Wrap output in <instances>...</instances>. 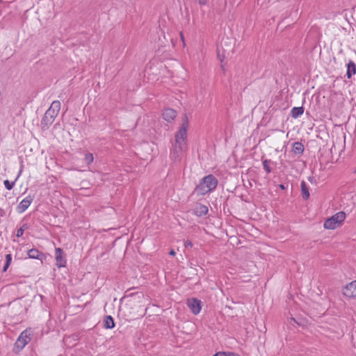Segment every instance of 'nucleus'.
<instances>
[{
    "mask_svg": "<svg viewBox=\"0 0 356 356\" xmlns=\"http://www.w3.org/2000/svg\"><path fill=\"white\" fill-rule=\"evenodd\" d=\"M346 219V213L343 211H339L326 219L323 226L326 229H334L339 227Z\"/></svg>",
    "mask_w": 356,
    "mask_h": 356,
    "instance_id": "20e7f679",
    "label": "nucleus"
},
{
    "mask_svg": "<svg viewBox=\"0 0 356 356\" xmlns=\"http://www.w3.org/2000/svg\"><path fill=\"white\" fill-rule=\"evenodd\" d=\"M218 58H220V62H222V60L220 58V56L218 55Z\"/></svg>",
    "mask_w": 356,
    "mask_h": 356,
    "instance_id": "473e14b6",
    "label": "nucleus"
},
{
    "mask_svg": "<svg viewBox=\"0 0 356 356\" xmlns=\"http://www.w3.org/2000/svg\"><path fill=\"white\" fill-rule=\"evenodd\" d=\"M181 40L184 41V35L181 33Z\"/></svg>",
    "mask_w": 356,
    "mask_h": 356,
    "instance_id": "7c9ffc66",
    "label": "nucleus"
},
{
    "mask_svg": "<svg viewBox=\"0 0 356 356\" xmlns=\"http://www.w3.org/2000/svg\"><path fill=\"white\" fill-rule=\"evenodd\" d=\"M184 247L186 248H192L193 243L190 240H187V241H184Z\"/></svg>",
    "mask_w": 356,
    "mask_h": 356,
    "instance_id": "4be33fe9",
    "label": "nucleus"
},
{
    "mask_svg": "<svg viewBox=\"0 0 356 356\" xmlns=\"http://www.w3.org/2000/svg\"><path fill=\"white\" fill-rule=\"evenodd\" d=\"M188 128V118L184 114L180 129L175 134V144L170 151V158L174 163L181 162L183 153L187 149V130Z\"/></svg>",
    "mask_w": 356,
    "mask_h": 356,
    "instance_id": "f257e3e1",
    "label": "nucleus"
},
{
    "mask_svg": "<svg viewBox=\"0 0 356 356\" xmlns=\"http://www.w3.org/2000/svg\"><path fill=\"white\" fill-rule=\"evenodd\" d=\"M304 113V107L303 106H298V107H293L291 111V115L293 118H298L300 115H302Z\"/></svg>",
    "mask_w": 356,
    "mask_h": 356,
    "instance_id": "f3484780",
    "label": "nucleus"
},
{
    "mask_svg": "<svg viewBox=\"0 0 356 356\" xmlns=\"http://www.w3.org/2000/svg\"><path fill=\"white\" fill-rule=\"evenodd\" d=\"M346 66V76L348 79H350L353 75L356 74V65L353 60H350L347 63Z\"/></svg>",
    "mask_w": 356,
    "mask_h": 356,
    "instance_id": "4468645a",
    "label": "nucleus"
},
{
    "mask_svg": "<svg viewBox=\"0 0 356 356\" xmlns=\"http://www.w3.org/2000/svg\"><path fill=\"white\" fill-rule=\"evenodd\" d=\"M218 184V180L212 174L204 177L194 189L197 195H204L214 191Z\"/></svg>",
    "mask_w": 356,
    "mask_h": 356,
    "instance_id": "f03ea898",
    "label": "nucleus"
},
{
    "mask_svg": "<svg viewBox=\"0 0 356 356\" xmlns=\"http://www.w3.org/2000/svg\"><path fill=\"white\" fill-rule=\"evenodd\" d=\"M133 295H134V293H130V294L126 295L125 296H132Z\"/></svg>",
    "mask_w": 356,
    "mask_h": 356,
    "instance_id": "c756f323",
    "label": "nucleus"
},
{
    "mask_svg": "<svg viewBox=\"0 0 356 356\" xmlns=\"http://www.w3.org/2000/svg\"><path fill=\"white\" fill-rule=\"evenodd\" d=\"M200 6H204L207 3L208 0H195Z\"/></svg>",
    "mask_w": 356,
    "mask_h": 356,
    "instance_id": "393cba45",
    "label": "nucleus"
},
{
    "mask_svg": "<svg viewBox=\"0 0 356 356\" xmlns=\"http://www.w3.org/2000/svg\"><path fill=\"white\" fill-rule=\"evenodd\" d=\"M213 356H227V352H218L214 354Z\"/></svg>",
    "mask_w": 356,
    "mask_h": 356,
    "instance_id": "b1692460",
    "label": "nucleus"
},
{
    "mask_svg": "<svg viewBox=\"0 0 356 356\" xmlns=\"http://www.w3.org/2000/svg\"><path fill=\"white\" fill-rule=\"evenodd\" d=\"M209 209L207 206L202 204H198L193 209V214L197 217H202L207 214Z\"/></svg>",
    "mask_w": 356,
    "mask_h": 356,
    "instance_id": "9b49d317",
    "label": "nucleus"
},
{
    "mask_svg": "<svg viewBox=\"0 0 356 356\" xmlns=\"http://www.w3.org/2000/svg\"><path fill=\"white\" fill-rule=\"evenodd\" d=\"M309 180L310 181H312V177H309Z\"/></svg>",
    "mask_w": 356,
    "mask_h": 356,
    "instance_id": "72a5a7b5",
    "label": "nucleus"
},
{
    "mask_svg": "<svg viewBox=\"0 0 356 356\" xmlns=\"http://www.w3.org/2000/svg\"><path fill=\"white\" fill-rule=\"evenodd\" d=\"M279 188L282 190H285L286 188V186L284 184H280L279 185Z\"/></svg>",
    "mask_w": 356,
    "mask_h": 356,
    "instance_id": "cd10ccee",
    "label": "nucleus"
},
{
    "mask_svg": "<svg viewBox=\"0 0 356 356\" xmlns=\"http://www.w3.org/2000/svg\"><path fill=\"white\" fill-rule=\"evenodd\" d=\"M187 305L191 309V312L195 315L198 314L202 309L201 301L194 298L188 300Z\"/></svg>",
    "mask_w": 356,
    "mask_h": 356,
    "instance_id": "0eeeda50",
    "label": "nucleus"
},
{
    "mask_svg": "<svg viewBox=\"0 0 356 356\" xmlns=\"http://www.w3.org/2000/svg\"><path fill=\"white\" fill-rule=\"evenodd\" d=\"M353 173H354V174H356V168L354 169V170H353Z\"/></svg>",
    "mask_w": 356,
    "mask_h": 356,
    "instance_id": "2f4dec72",
    "label": "nucleus"
},
{
    "mask_svg": "<svg viewBox=\"0 0 356 356\" xmlns=\"http://www.w3.org/2000/svg\"><path fill=\"white\" fill-rule=\"evenodd\" d=\"M12 261V255L11 254H7L6 255V261L7 264H11Z\"/></svg>",
    "mask_w": 356,
    "mask_h": 356,
    "instance_id": "5701e85b",
    "label": "nucleus"
},
{
    "mask_svg": "<svg viewBox=\"0 0 356 356\" xmlns=\"http://www.w3.org/2000/svg\"><path fill=\"white\" fill-rule=\"evenodd\" d=\"M65 256V252L62 248H56L55 249L56 265L58 268L66 266L67 260Z\"/></svg>",
    "mask_w": 356,
    "mask_h": 356,
    "instance_id": "423d86ee",
    "label": "nucleus"
},
{
    "mask_svg": "<svg viewBox=\"0 0 356 356\" xmlns=\"http://www.w3.org/2000/svg\"><path fill=\"white\" fill-rule=\"evenodd\" d=\"M94 160L93 154L91 153H87L85 154L83 161L87 165H90Z\"/></svg>",
    "mask_w": 356,
    "mask_h": 356,
    "instance_id": "aec40b11",
    "label": "nucleus"
},
{
    "mask_svg": "<svg viewBox=\"0 0 356 356\" xmlns=\"http://www.w3.org/2000/svg\"><path fill=\"white\" fill-rule=\"evenodd\" d=\"M175 251L174 250H171L169 252V254L171 255V256H175Z\"/></svg>",
    "mask_w": 356,
    "mask_h": 356,
    "instance_id": "c85d7f7f",
    "label": "nucleus"
},
{
    "mask_svg": "<svg viewBox=\"0 0 356 356\" xmlns=\"http://www.w3.org/2000/svg\"><path fill=\"white\" fill-rule=\"evenodd\" d=\"M115 324L113 318L110 316H106L103 321V327L106 329H113Z\"/></svg>",
    "mask_w": 356,
    "mask_h": 356,
    "instance_id": "dca6fc26",
    "label": "nucleus"
},
{
    "mask_svg": "<svg viewBox=\"0 0 356 356\" xmlns=\"http://www.w3.org/2000/svg\"><path fill=\"white\" fill-rule=\"evenodd\" d=\"M301 187V195L304 200H307L309 199L310 196L309 187L307 183L305 181H302L300 184Z\"/></svg>",
    "mask_w": 356,
    "mask_h": 356,
    "instance_id": "2eb2a0df",
    "label": "nucleus"
},
{
    "mask_svg": "<svg viewBox=\"0 0 356 356\" xmlns=\"http://www.w3.org/2000/svg\"><path fill=\"white\" fill-rule=\"evenodd\" d=\"M29 228V225L28 223H24L20 228H19L17 230V232H16V236L19 238L21 236H22V235L24 234V232L25 230L28 229Z\"/></svg>",
    "mask_w": 356,
    "mask_h": 356,
    "instance_id": "6ab92c4d",
    "label": "nucleus"
},
{
    "mask_svg": "<svg viewBox=\"0 0 356 356\" xmlns=\"http://www.w3.org/2000/svg\"><path fill=\"white\" fill-rule=\"evenodd\" d=\"M261 160L264 170L268 174L272 172V168L270 167V164L273 162L270 159H264V156H262Z\"/></svg>",
    "mask_w": 356,
    "mask_h": 356,
    "instance_id": "a211bd4d",
    "label": "nucleus"
},
{
    "mask_svg": "<svg viewBox=\"0 0 356 356\" xmlns=\"http://www.w3.org/2000/svg\"><path fill=\"white\" fill-rule=\"evenodd\" d=\"M33 201V197H32L31 195H28L27 197H26L17 205V212L19 213H24L29 208V207L30 206Z\"/></svg>",
    "mask_w": 356,
    "mask_h": 356,
    "instance_id": "1a4fd4ad",
    "label": "nucleus"
},
{
    "mask_svg": "<svg viewBox=\"0 0 356 356\" xmlns=\"http://www.w3.org/2000/svg\"><path fill=\"white\" fill-rule=\"evenodd\" d=\"M31 341V333L29 330H25L21 332L17 341L15 343L13 352L19 353L26 344Z\"/></svg>",
    "mask_w": 356,
    "mask_h": 356,
    "instance_id": "39448f33",
    "label": "nucleus"
},
{
    "mask_svg": "<svg viewBox=\"0 0 356 356\" xmlns=\"http://www.w3.org/2000/svg\"><path fill=\"white\" fill-rule=\"evenodd\" d=\"M227 356H240L238 354L232 353V352H227Z\"/></svg>",
    "mask_w": 356,
    "mask_h": 356,
    "instance_id": "bb28decb",
    "label": "nucleus"
},
{
    "mask_svg": "<svg viewBox=\"0 0 356 356\" xmlns=\"http://www.w3.org/2000/svg\"><path fill=\"white\" fill-rule=\"evenodd\" d=\"M162 115H163V118L165 121H167L168 122H171L176 118L177 111L175 110H174L172 108H165L163 111Z\"/></svg>",
    "mask_w": 356,
    "mask_h": 356,
    "instance_id": "9d476101",
    "label": "nucleus"
},
{
    "mask_svg": "<svg viewBox=\"0 0 356 356\" xmlns=\"http://www.w3.org/2000/svg\"><path fill=\"white\" fill-rule=\"evenodd\" d=\"M291 151L296 155L301 156L305 151V147L301 142H295L293 143Z\"/></svg>",
    "mask_w": 356,
    "mask_h": 356,
    "instance_id": "ddd939ff",
    "label": "nucleus"
},
{
    "mask_svg": "<svg viewBox=\"0 0 356 356\" xmlns=\"http://www.w3.org/2000/svg\"><path fill=\"white\" fill-rule=\"evenodd\" d=\"M343 294L348 298L356 297V280L350 282L343 287Z\"/></svg>",
    "mask_w": 356,
    "mask_h": 356,
    "instance_id": "6e6552de",
    "label": "nucleus"
},
{
    "mask_svg": "<svg viewBox=\"0 0 356 356\" xmlns=\"http://www.w3.org/2000/svg\"><path fill=\"white\" fill-rule=\"evenodd\" d=\"M60 109V102L58 100L54 101L41 120L42 129H48L49 128L59 113Z\"/></svg>",
    "mask_w": 356,
    "mask_h": 356,
    "instance_id": "7ed1b4c3",
    "label": "nucleus"
},
{
    "mask_svg": "<svg viewBox=\"0 0 356 356\" xmlns=\"http://www.w3.org/2000/svg\"><path fill=\"white\" fill-rule=\"evenodd\" d=\"M27 254L29 256V258L38 259L40 260L41 261L44 259H45L44 254L35 248H32L29 250L27 252Z\"/></svg>",
    "mask_w": 356,
    "mask_h": 356,
    "instance_id": "f8f14e48",
    "label": "nucleus"
},
{
    "mask_svg": "<svg viewBox=\"0 0 356 356\" xmlns=\"http://www.w3.org/2000/svg\"><path fill=\"white\" fill-rule=\"evenodd\" d=\"M3 184L6 187V188L8 191L11 190L14 185H15V181H10L8 179H6L3 181Z\"/></svg>",
    "mask_w": 356,
    "mask_h": 356,
    "instance_id": "412c9836",
    "label": "nucleus"
},
{
    "mask_svg": "<svg viewBox=\"0 0 356 356\" xmlns=\"http://www.w3.org/2000/svg\"><path fill=\"white\" fill-rule=\"evenodd\" d=\"M10 264H7L6 262H5L4 266L3 267V270H2L3 272H6L8 267L10 266Z\"/></svg>",
    "mask_w": 356,
    "mask_h": 356,
    "instance_id": "a878e982",
    "label": "nucleus"
}]
</instances>
